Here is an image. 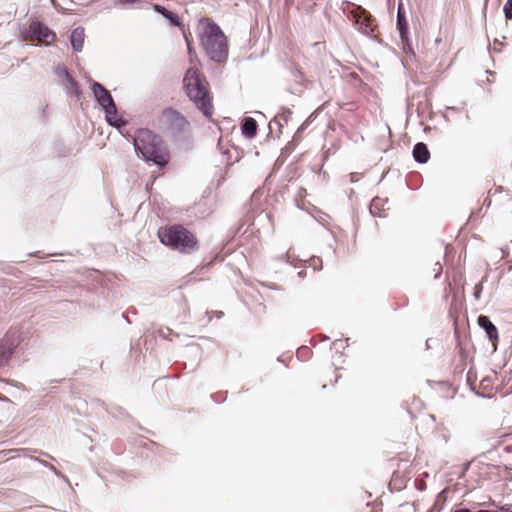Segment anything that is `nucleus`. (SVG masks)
Segmentation results:
<instances>
[{"label":"nucleus","mask_w":512,"mask_h":512,"mask_svg":"<svg viewBox=\"0 0 512 512\" xmlns=\"http://www.w3.org/2000/svg\"><path fill=\"white\" fill-rule=\"evenodd\" d=\"M199 29L201 45L208 56L214 61H223L228 55V46L220 27L211 19L205 18L200 20Z\"/></svg>","instance_id":"nucleus-3"},{"label":"nucleus","mask_w":512,"mask_h":512,"mask_svg":"<svg viewBox=\"0 0 512 512\" xmlns=\"http://www.w3.org/2000/svg\"><path fill=\"white\" fill-rule=\"evenodd\" d=\"M327 339H328V337H327V336H323V337H322V340H327Z\"/></svg>","instance_id":"nucleus-33"},{"label":"nucleus","mask_w":512,"mask_h":512,"mask_svg":"<svg viewBox=\"0 0 512 512\" xmlns=\"http://www.w3.org/2000/svg\"><path fill=\"white\" fill-rule=\"evenodd\" d=\"M285 262L294 268L304 267V269L298 272L300 278H304L307 275V269H311L312 273L322 267L321 258H283Z\"/></svg>","instance_id":"nucleus-10"},{"label":"nucleus","mask_w":512,"mask_h":512,"mask_svg":"<svg viewBox=\"0 0 512 512\" xmlns=\"http://www.w3.org/2000/svg\"><path fill=\"white\" fill-rule=\"evenodd\" d=\"M310 353V349L308 347H301L297 350V357L304 358Z\"/></svg>","instance_id":"nucleus-24"},{"label":"nucleus","mask_w":512,"mask_h":512,"mask_svg":"<svg viewBox=\"0 0 512 512\" xmlns=\"http://www.w3.org/2000/svg\"><path fill=\"white\" fill-rule=\"evenodd\" d=\"M413 157L419 163H426L430 158V152L427 145L419 142L413 148Z\"/></svg>","instance_id":"nucleus-14"},{"label":"nucleus","mask_w":512,"mask_h":512,"mask_svg":"<svg viewBox=\"0 0 512 512\" xmlns=\"http://www.w3.org/2000/svg\"><path fill=\"white\" fill-rule=\"evenodd\" d=\"M426 345H427V347L430 346L429 340L426 341Z\"/></svg>","instance_id":"nucleus-34"},{"label":"nucleus","mask_w":512,"mask_h":512,"mask_svg":"<svg viewBox=\"0 0 512 512\" xmlns=\"http://www.w3.org/2000/svg\"><path fill=\"white\" fill-rule=\"evenodd\" d=\"M61 84L65 87L69 94L75 95L77 98L79 97L80 90L78 84L71 75L62 80Z\"/></svg>","instance_id":"nucleus-17"},{"label":"nucleus","mask_w":512,"mask_h":512,"mask_svg":"<svg viewBox=\"0 0 512 512\" xmlns=\"http://www.w3.org/2000/svg\"><path fill=\"white\" fill-rule=\"evenodd\" d=\"M441 43H443L442 50H443L444 52H448V51L450 50V46H451L450 41H449L447 38H445V39L443 40L441 36H438V37L435 39V44H436V45H439V44H441Z\"/></svg>","instance_id":"nucleus-19"},{"label":"nucleus","mask_w":512,"mask_h":512,"mask_svg":"<svg viewBox=\"0 0 512 512\" xmlns=\"http://www.w3.org/2000/svg\"><path fill=\"white\" fill-rule=\"evenodd\" d=\"M21 341V333L18 329L11 328L6 332L0 340V368L10 360Z\"/></svg>","instance_id":"nucleus-7"},{"label":"nucleus","mask_w":512,"mask_h":512,"mask_svg":"<svg viewBox=\"0 0 512 512\" xmlns=\"http://www.w3.org/2000/svg\"><path fill=\"white\" fill-rule=\"evenodd\" d=\"M27 33L30 41L44 45H51L56 40L55 32L41 22H32Z\"/></svg>","instance_id":"nucleus-8"},{"label":"nucleus","mask_w":512,"mask_h":512,"mask_svg":"<svg viewBox=\"0 0 512 512\" xmlns=\"http://www.w3.org/2000/svg\"><path fill=\"white\" fill-rule=\"evenodd\" d=\"M48 467H49V468H50V469H51V470H52V471H53L57 476H59V477H63V478H64V476H63V475H61V474L56 470V468H55L53 465H48Z\"/></svg>","instance_id":"nucleus-26"},{"label":"nucleus","mask_w":512,"mask_h":512,"mask_svg":"<svg viewBox=\"0 0 512 512\" xmlns=\"http://www.w3.org/2000/svg\"><path fill=\"white\" fill-rule=\"evenodd\" d=\"M158 236L163 244L178 249L181 252H193L198 246L195 235L181 225L160 228Z\"/></svg>","instance_id":"nucleus-4"},{"label":"nucleus","mask_w":512,"mask_h":512,"mask_svg":"<svg viewBox=\"0 0 512 512\" xmlns=\"http://www.w3.org/2000/svg\"><path fill=\"white\" fill-rule=\"evenodd\" d=\"M332 346H333L336 350H338L339 348H344V347H345V346L343 345V341H342V340H340V339H337V340L333 341Z\"/></svg>","instance_id":"nucleus-25"},{"label":"nucleus","mask_w":512,"mask_h":512,"mask_svg":"<svg viewBox=\"0 0 512 512\" xmlns=\"http://www.w3.org/2000/svg\"><path fill=\"white\" fill-rule=\"evenodd\" d=\"M504 13L506 19L510 20L512 19V1L508 0L507 3L504 5Z\"/></svg>","instance_id":"nucleus-22"},{"label":"nucleus","mask_w":512,"mask_h":512,"mask_svg":"<svg viewBox=\"0 0 512 512\" xmlns=\"http://www.w3.org/2000/svg\"><path fill=\"white\" fill-rule=\"evenodd\" d=\"M154 9L158 13L162 14L166 19H168L172 25L179 26L181 24L180 18L176 13L171 12L168 9H166L165 7L160 6V5H155Z\"/></svg>","instance_id":"nucleus-16"},{"label":"nucleus","mask_w":512,"mask_h":512,"mask_svg":"<svg viewBox=\"0 0 512 512\" xmlns=\"http://www.w3.org/2000/svg\"><path fill=\"white\" fill-rule=\"evenodd\" d=\"M432 270L434 272V279H439L442 274V271H443V264L440 261H437L434 264V267Z\"/></svg>","instance_id":"nucleus-21"},{"label":"nucleus","mask_w":512,"mask_h":512,"mask_svg":"<svg viewBox=\"0 0 512 512\" xmlns=\"http://www.w3.org/2000/svg\"><path fill=\"white\" fill-rule=\"evenodd\" d=\"M183 86L189 99L206 116L211 118L214 113L213 96L209 83L198 68H189L183 78Z\"/></svg>","instance_id":"nucleus-1"},{"label":"nucleus","mask_w":512,"mask_h":512,"mask_svg":"<svg viewBox=\"0 0 512 512\" xmlns=\"http://www.w3.org/2000/svg\"><path fill=\"white\" fill-rule=\"evenodd\" d=\"M478 325L485 331L488 339L492 342L498 340V329L486 315H480L477 319Z\"/></svg>","instance_id":"nucleus-12"},{"label":"nucleus","mask_w":512,"mask_h":512,"mask_svg":"<svg viewBox=\"0 0 512 512\" xmlns=\"http://www.w3.org/2000/svg\"><path fill=\"white\" fill-rule=\"evenodd\" d=\"M223 316V312H217V318H221Z\"/></svg>","instance_id":"nucleus-30"},{"label":"nucleus","mask_w":512,"mask_h":512,"mask_svg":"<svg viewBox=\"0 0 512 512\" xmlns=\"http://www.w3.org/2000/svg\"><path fill=\"white\" fill-rule=\"evenodd\" d=\"M158 128L167 135L178 137L189 132L190 122L180 111L169 107L161 111Z\"/></svg>","instance_id":"nucleus-5"},{"label":"nucleus","mask_w":512,"mask_h":512,"mask_svg":"<svg viewBox=\"0 0 512 512\" xmlns=\"http://www.w3.org/2000/svg\"><path fill=\"white\" fill-rule=\"evenodd\" d=\"M217 395H218V398H221V397L223 396V393H222V392H220V393H219V394H217Z\"/></svg>","instance_id":"nucleus-32"},{"label":"nucleus","mask_w":512,"mask_h":512,"mask_svg":"<svg viewBox=\"0 0 512 512\" xmlns=\"http://www.w3.org/2000/svg\"><path fill=\"white\" fill-rule=\"evenodd\" d=\"M355 23L358 25L359 30L370 37H376L377 26L375 20L372 18L369 12L363 9L361 6L356 7L352 11Z\"/></svg>","instance_id":"nucleus-9"},{"label":"nucleus","mask_w":512,"mask_h":512,"mask_svg":"<svg viewBox=\"0 0 512 512\" xmlns=\"http://www.w3.org/2000/svg\"><path fill=\"white\" fill-rule=\"evenodd\" d=\"M84 29L82 27L75 28L70 36L71 44L75 51H81L84 44Z\"/></svg>","instance_id":"nucleus-15"},{"label":"nucleus","mask_w":512,"mask_h":512,"mask_svg":"<svg viewBox=\"0 0 512 512\" xmlns=\"http://www.w3.org/2000/svg\"><path fill=\"white\" fill-rule=\"evenodd\" d=\"M133 144L138 154L146 161H152L160 167L168 164L170 155L160 139L149 129H138L133 138Z\"/></svg>","instance_id":"nucleus-2"},{"label":"nucleus","mask_w":512,"mask_h":512,"mask_svg":"<svg viewBox=\"0 0 512 512\" xmlns=\"http://www.w3.org/2000/svg\"><path fill=\"white\" fill-rule=\"evenodd\" d=\"M216 396H217V394H213V395H211V398H212L214 401H216V402H220L219 400H216V398H215Z\"/></svg>","instance_id":"nucleus-29"},{"label":"nucleus","mask_w":512,"mask_h":512,"mask_svg":"<svg viewBox=\"0 0 512 512\" xmlns=\"http://www.w3.org/2000/svg\"><path fill=\"white\" fill-rule=\"evenodd\" d=\"M482 283H478L475 285L474 287V292H473V297L475 298V300H479L480 297H481V292H482Z\"/></svg>","instance_id":"nucleus-23"},{"label":"nucleus","mask_w":512,"mask_h":512,"mask_svg":"<svg viewBox=\"0 0 512 512\" xmlns=\"http://www.w3.org/2000/svg\"><path fill=\"white\" fill-rule=\"evenodd\" d=\"M257 129H258V124L254 118H252V117L244 118L242 125H241V130H242V134L246 138H249V139L254 138L257 134Z\"/></svg>","instance_id":"nucleus-13"},{"label":"nucleus","mask_w":512,"mask_h":512,"mask_svg":"<svg viewBox=\"0 0 512 512\" xmlns=\"http://www.w3.org/2000/svg\"><path fill=\"white\" fill-rule=\"evenodd\" d=\"M47 256L53 257V256H59V255L57 253H51V254H48Z\"/></svg>","instance_id":"nucleus-31"},{"label":"nucleus","mask_w":512,"mask_h":512,"mask_svg":"<svg viewBox=\"0 0 512 512\" xmlns=\"http://www.w3.org/2000/svg\"><path fill=\"white\" fill-rule=\"evenodd\" d=\"M9 399L6 396L0 394V401H8Z\"/></svg>","instance_id":"nucleus-28"},{"label":"nucleus","mask_w":512,"mask_h":512,"mask_svg":"<svg viewBox=\"0 0 512 512\" xmlns=\"http://www.w3.org/2000/svg\"><path fill=\"white\" fill-rule=\"evenodd\" d=\"M440 509H436L435 506H433L431 509H429L427 512H439Z\"/></svg>","instance_id":"nucleus-27"},{"label":"nucleus","mask_w":512,"mask_h":512,"mask_svg":"<svg viewBox=\"0 0 512 512\" xmlns=\"http://www.w3.org/2000/svg\"><path fill=\"white\" fill-rule=\"evenodd\" d=\"M383 202L384 201L379 197H376L372 200V202L370 204V212L372 215L379 216V217L382 216L381 208L383 206Z\"/></svg>","instance_id":"nucleus-18"},{"label":"nucleus","mask_w":512,"mask_h":512,"mask_svg":"<svg viewBox=\"0 0 512 512\" xmlns=\"http://www.w3.org/2000/svg\"><path fill=\"white\" fill-rule=\"evenodd\" d=\"M92 91L99 105L105 110L109 124L115 127L124 125L125 122L117 114V108L110 92L97 82L93 83Z\"/></svg>","instance_id":"nucleus-6"},{"label":"nucleus","mask_w":512,"mask_h":512,"mask_svg":"<svg viewBox=\"0 0 512 512\" xmlns=\"http://www.w3.org/2000/svg\"><path fill=\"white\" fill-rule=\"evenodd\" d=\"M55 73L61 81L70 76L68 70L61 66L56 68Z\"/></svg>","instance_id":"nucleus-20"},{"label":"nucleus","mask_w":512,"mask_h":512,"mask_svg":"<svg viewBox=\"0 0 512 512\" xmlns=\"http://www.w3.org/2000/svg\"><path fill=\"white\" fill-rule=\"evenodd\" d=\"M397 29L400 34V38L403 43H407L409 41V33H408V22L405 16V11L403 8V4L399 3L398 11H397Z\"/></svg>","instance_id":"nucleus-11"}]
</instances>
